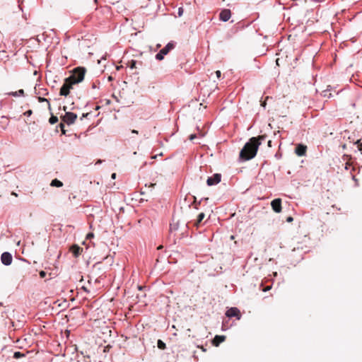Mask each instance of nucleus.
Here are the masks:
<instances>
[{"label":"nucleus","instance_id":"ea45409f","mask_svg":"<svg viewBox=\"0 0 362 362\" xmlns=\"http://www.w3.org/2000/svg\"><path fill=\"white\" fill-rule=\"evenodd\" d=\"M349 165H349V163H346V167H345V168L347 170V169L349 168Z\"/></svg>","mask_w":362,"mask_h":362},{"label":"nucleus","instance_id":"5701e85b","mask_svg":"<svg viewBox=\"0 0 362 362\" xmlns=\"http://www.w3.org/2000/svg\"><path fill=\"white\" fill-rule=\"evenodd\" d=\"M354 144H356L357 145V147H358V150L359 151H361V153H362V142H361V139H358L357 140Z\"/></svg>","mask_w":362,"mask_h":362},{"label":"nucleus","instance_id":"f3484780","mask_svg":"<svg viewBox=\"0 0 362 362\" xmlns=\"http://www.w3.org/2000/svg\"><path fill=\"white\" fill-rule=\"evenodd\" d=\"M50 185L52 187H60L63 186V183H62V182H61L60 180H59L57 179H54L52 180Z\"/></svg>","mask_w":362,"mask_h":362},{"label":"nucleus","instance_id":"9b49d317","mask_svg":"<svg viewBox=\"0 0 362 362\" xmlns=\"http://www.w3.org/2000/svg\"><path fill=\"white\" fill-rule=\"evenodd\" d=\"M272 209L276 213H280L281 211V199L280 198L274 199L271 202Z\"/></svg>","mask_w":362,"mask_h":362},{"label":"nucleus","instance_id":"dca6fc26","mask_svg":"<svg viewBox=\"0 0 362 362\" xmlns=\"http://www.w3.org/2000/svg\"><path fill=\"white\" fill-rule=\"evenodd\" d=\"M253 138L256 139V141L254 142L258 144V146L259 147V146L262 144V141H264L266 139L267 136L266 135H260V136H258L257 137H253Z\"/></svg>","mask_w":362,"mask_h":362},{"label":"nucleus","instance_id":"72a5a7b5","mask_svg":"<svg viewBox=\"0 0 362 362\" xmlns=\"http://www.w3.org/2000/svg\"><path fill=\"white\" fill-rule=\"evenodd\" d=\"M89 115H90V113H89V112L83 113V114L82 115V117H81V119H83V118H84V117H87Z\"/></svg>","mask_w":362,"mask_h":362},{"label":"nucleus","instance_id":"c03bdc74","mask_svg":"<svg viewBox=\"0 0 362 362\" xmlns=\"http://www.w3.org/2000/svg\"><path fill=\"white\" fill-rule=\"evenodd\" d=\"M324 96H325V97H326V96H327V93H326V92H325V93H324Z\"/></svg>","mask_w":362,"mask_h":362},{"label":"nucleus","instance_id":"79ce46f5","mask_svg":"<svg viewBox=\"0 0 362 362\" xmlns=\"http://www.w3.org/2000/svg\"><path fill=\"white\" fill-rule=\"evenodd\" d=\"M132 132H133V133L138 134V132H137V131H136V130H133V131H132Z\"/></svg>","mask_w":362,"mask_h":362},{"label":"nucleus","instance_id":"4c0bfd02","mask_svg":"<svg viewBox=\"0 0 362 362\" xmlns=\"http://www.w3.org/2000/svg\"><path fill=\"white\" fill-rule=\"evenodd\" d=\"M195 137H196L195 134H191V135L189 136V139H190V140H192V139H193L194 138H195Z\"/></svg>","mask_w":362,"mask_h":362},{"label":"nucleus","instance_id":"b1692460","mask_svg":"<svg viewBox=\"0 0 362 362\" xmlns=\"http://www.w3.org/2000/svg\"><path fill=\"white\" fill-rule=\"evenodd\" d=\"M136 61L132 59L129 62V66L130 67V69H134V68H136Z\"/></svg>","mask_w":362,"mask_h":362},{"label":"nucleus","instance_id":"bb28decb","mask_svg":"<svg viewBox=\"0 0 362 362\" xmlns=\"http://www.w3.org/2000/svg\"><path fill=\"white\" fill-rule=\"evenodd\" d=\"M18 91V94L19 97H24L25 96V92L23 89H20Z\"/></svg>","mask_w":362,"mask_h":362},{"label":"nucleus","instance_id":"423d86ee","mask_svg":"<svg viewBox=\"0 0 362 362\" xmlns=\"http://www.w3.org/2000/svg\"><path fill=\"white\" fill-rule=\"evenodd\" d=\"M226 315L229 317H236L237 320H240L241 318V313L240 310L236 307H232L227 310L226 312Z\"/></svg>","mask_w":362,"mask_h":362},{"label":"nucleus","instance_id":"2eb2a0df","mask_svg":"<svg viewBox=\"0 0 362 362\" xmlns=\"http://www.w3.org/2000/svg\"><path fill=\"white\" fill-rule=\"evenodd\" d=\"M205 217V214L204 213L202 212L200 213L198 216H197V220L194 223V225L197 226V227H199L200 223H202V220Z\"/></svg>","mask_w":362,"mask_h":362},{"label":"nucleus","instance_id":"4468645a","mask_svg":"<svg viewBox=\"0 0 362 362\" xmlns=\"http://www.w3.org/2000/svg\"><path fill=\"white\" fill-rule=\"evenodd\" d=\"M0 123L1 124V127L5 129L9 124L8 118L5 116L1 117Z\"/></svg>","mask_w":362,"mask_h":362},{"label":"nucleus","instance_id":"2f4dec72","mask_svg":"<svg viewBox=\"0 0 362 362\" xmlns=\"http://www.w3.org/2000/svg\"><path fill=\"white\" fill-rule=\"evenodd\" d=\"M215 73H216V76H217V78H221V71L218 70V71H216Z\"/></svg>","mask_w":362,"mask_h":362},{"label":"nucleus","instance_id":"49530a36","mask_svg":"<svg viewBox=\"0 0 362 362\" xmlns=\"http://www.w3.org/2000/svg\"><path fill=\"white\" fill-rule=\"evenodd\" d=\"M170 230H173L172 225H170Z\"/></svg>","mask_w":362,"mask_h":362},{"label":"nucleus","instance_id":"473e14b6","mask_svg":"<svg viewBox=\"0 0 362 362\" xmlns=\"http://www.w3.org/2000/svg\"><path fill=\"white\" fill-rule=\"evenodd\" d=\"M40 93L43 95H48L49 93L47 89H44V91H42V93Z\"/></svg>","mask_w":362,"mask_h":362},{"label":"nucleus","instance_id":"6e6552de","mask_svg":"<svg viewBox=\"0 0 362 362\" xmlns=\"http://www.w3.org/2000/svg\"><path fill=\"white\" fill-rule=\"evenodd\" d=\"M308 147L303 144H298L296 145L295 153L300 157L306 156Z\"/></svg>","mask_w":362,"mask_h":362},{"label":"nucleus","instance_id":"f8f14e48","mask_svg":"<svg viewBox=\"0 0 362 362\" xmlns=\"http://www.w3.org/2000/svg\"><path fill=\"white\" fill-rule=\"evenodd\" d=\"M82 251H83V248L79 247L78 245H73L70 247V252L73 254V255L75 257H78L81 255Z\"/></svg>","mask_w":362,"mask_h":362},{"label":"nucleus","instance_id":"a878e982","mask_svg":"<svg viewBox=\"0 0 362 362\" xmlns=\"http://www.w3.org/2000/svg\"><path fill=\"white\" fill-rule=\"evenodd\" d=\"M59 127L61 129V131H62V133L63 134H66V131H65V125H64V122H62L59 124Z\"/></svg>","mask_w":362,"mask_h":362},{"label":"nucleus","instance_id":"f704fd0d","mask_svg":"<svg viewBox=\"0 0 362 362\" xmlns=\"http://www.w3.org/2000/svg\"><path fill=\"white\" fill-rule=\"evenodd\" d=\"M293 220V217L291 216H288L287 218H286V221L288 222V223H291L292 222Z\"/></svg>","mask_w":362,"mask_h":362},{"label":"nucleus","instance_id":"58836bf2","mask_svg":"<svg viewBox=\"0 0 362 362\" xmlns=\"http://www.w3.org/2000/svg\"><path fill=\"white\" fill-rule=\"evenodd\" d=\"M111 177H112V179H115L116 173H112Z\"/></svg>","mask_w":362,"mask_h":362},{"label":"nucleus","instance_id":"c756f323","mask_svg":"<svg viewBox=\"0 0 362 362\" xmlns=\"http://www.w3.org/2000/svg\"><path fill=\"white\" fill-rule=\"evenodd\" d=\"M269 98V97H268V96H267V97H266L265 100H264V101H263V102H262L261 105H262L263 107H264V108H265V107H266V100H268Z\"/></svg>","mask_w":362,"mask_h":362},{"label":"nucleus","instance_id":"20e7f679","mask_svg":"<svg viewBox=\"0 0 362 362\" xmlns=\"http://www.w3.org/2000/svg\"><path fill=\"white\" fill-rule=\"evenodd\" d=\"M73 85L74 84L72 83L71 81H69V78H66L64 84L60 88L59 95L63 96H67L69 94L70 90L72 88Z\"/></svg>","mask_w":362,"mask_h":362},{"label":"nucleus","instance_id":"7c9ffc66","mask_svg":"<svg viewBox=\"0 0 362 362\" xmlns=\"http://www.w3.org/2000/svg\"><path fill=\"white\" fill-rule=\"evenodd\" d=\"M45 276H46V272H44V271H41V272H40V276L41 278H44V277H45Z\"/></svg>","mask_w":362,"mask_h":362},{"label":"nucleus","instance_id":"1a4fd4ad","mask_svg":"<svg viewBox=\"0 0 362 362\" xmlns=\"http://www.w3.org/2000/svg\"><path fill=\"white\" fill-rule=\"evenodd\" d=\"M12 255L8 252H4L1 254V261L3 264L8 266L12 263Z\"/></svg>","mask_w":362,"mask_h":362},{"label":"nucleus","instance_id":"a19ab883","mask_svg":"<svg viewBox=\"0 0 362 362\" xmlns=\"http://www.w3.org/2000/svg\"><path fill=\"white\" fill-rule=\"evenodd\" d=\"M99 109H100V106H98H98H96V107H95V110H99Z\"/></svg>","mask_w":362,"mask_h":362},{"label":"nucleus","instance_id":"a211bd4d","mask_svg":"<svg viewBox=\"0 0 362 362\" xmlns=\"http://www.w3.org/2000/svg\"><path fill=\"white\" fill-rule=\"evenodd\" d=\"M157 346L159 349L164 350L166 349V344L161 339H158L157 342Z\"/></svg>","mask_w":362,"mask_h":362},{"label":"nucleus","instance_id":"f257e3e1","mask_svg":"<svg viewBox=\"0 0 362 362\" xmlns=\"http://www.w3.org/2000/svg\"><path fill=\"white\" fill-rule=\"evenodd\" d=\"M255 141V139L250 138L244 145L239 154L240 161H247L256 156L259 146L258 144L254 142Z\"/></svg>","mask_w":362,"mask_h":362},{"label":"nucleus","instance_id":"37998d69","mask_svg":"<svg viewBox=\"0 0 362 362\" xmlns=\"http://www.w3.org/2000/svg\"><path fill=\"white\" fill-rule=\"evenodd\" d=\"M157 157V155L152 157V158H156Z\"/></svg>","mask_w":362,"mask_h":362},{"label":"nucleus","instance_id":"7ed1b4c3","mask_svg":"<svg viewBox=\"0 0 362 362\" xmlns=\"http://www.w3.org/2000/svg\"><path fill=\"white\" fill-rule=\"evenodd\" d=\"M175 42L173 41L169 42L163 48H162L155 56V58L158 61H161L164 59L165 56L167 55L170 50L175 47Z\"/></svg>","mask_w":362,"mask_h":362},{"label":"nucleus","instance_id":"e433bc0d","mask_svg":"<svg viewBox=\"0 0 362 362\" xmlns=\"http://www.w3.org/2000/svg\"><path fill=\"white\" fill-rule=\"evenodd\" d=\"M272 141L271 140H269L268 142H267V146L269 147H272Z\"/></svg>","mask_w":362,"mask_h":362},{"label":"nucleus","instance_id":"6ab92c4d","mask_svg":"<svg viewBox=\"0 0 362 362\" xmlns=\"http://www.w3.org/2000/svg\"><path fill=\"white\" fill-rule=\"evenodd\" d=\"M192 198L194 200H193L192 204L194 206V209H198L199 206L200 205L201 202L203 200V199H202L200 201L197 202L195 197H192Z\"/></svg>","mask_w":362,"mask_h":362},{"label":"nucleus","instance_id":"f03ea898","mask_svg":"<svg viewBox=\"0 0 362 362\" xmlns=\"http://www.w3.org/2000/svg\"><path fill=\"white\" fill-rule=\"evenodd\" d=\"M86 71V70L84 67L78 66L75 68L71 76L68 77L69 81H71L74 84L81 82L84 78Z\"/></svg>","mask_w":362,"mask_h":362},{"label":"nucleus","instance_id":"cd10ccee","mask_svg":"<svg viewBox=\"0 0 362 362\" xmlns=\"http://www.w3.org/2000/svg\"><path fill=\"white\" fill-rule=\"evenodd\" d=\"M33 114V111L31 110H28L24 112V115L26 117H30Z\"/></svg>","mask_w":362,"mask_h":362},{"label":"nucleus","instance_id":"ddd939ff","mask_svg":"<svg viewBox=\"0 0 362 362\" xmlns=\"http://www.w3.org/2000/svg\"><path fill=\"white\" fill-rule=\"evenodd\" d=\"M226 336L224 335H216L212 340V344L215 346H218L221 343L224 341Z\"/></svg>","mask_w":362,"mask_h":362},{"label":"nucleus","instance_id":"393cba45","mask_svg":"<svg viewBox=\"0 0 362 362\" xmlns=\"http://www.w3.org/2000/svg\"><path fill=\"white\" fill-rule=\"evenodd\" d=\"M6 95L13 96V97H19L18 94V91H11L6 93Z\"/></svg>","mask_w":362,"mask_h":362},{"label":"nucleus","instance_id":"412c9836","mask_svg":"<svg viewBox=\"0 0 362 362\" xmlns=\"http://www.w3.org/2000/svg\"><path fill=\"white\" fill-rule=\"evenodd\" d=\"M37 100L40 103H42V102H47L48 103V108L49 110H51V105H50V103H49V101L45 98H42V97H38L37 98Z\"/></svg>","mask_w":362,"mask_h":362},{"label":"nucleus","instance_id":"9d476101","mask_svg":"<svg viewBox=\"0 0 362 362\" xmlns=\"http://www.w3.org/2000/svg\"><path fill=\"white\" fill-rule=\"evenodd\" d=\"M231 17V11L230 9H223L219 13V20L223 22L228 21Z\"/></svg>","mask_w":362,"mask_h":362},{"label":"nucleus","instance_id":"de8ad7c7","mask_svg":"<svg viewBox=\"0 0 362 362\" xmlns=\"http://www.w3.org/2000/svg\"><path fill=\"white\" fill-rule=\"evenodd\" d=\"M108 79H109L110 81V80H112V77H111V76H110V77L108 78Z\"/></svg>","mask_w":362,"mask_h":362},{"label":"nucleus","instance_id":"a18cd8bd","mask_svg":"<svg viewBox=\"0 0 362 362\" xmlns=\"http://www.w3.org/2000/svg\"><path fill=\"white\" fill-rule=\"evenodd\" d=\"M203 200H206L207 201L208 200V198H204Z\"/></svg>","mask_w":362,"mask_h":362},{"label":"nucleus","instance_id":"39448f33","mask_svg":"<svg viewBox=\"0 0 362 362\" xmlns=\"http://www.w3.org/2000/svg\"><path fill=\"white\" fill-rule=\"evenodd\" d=\"M61 118L64 123H66L68 125H71L76 122L77 119V115L72 112H66L65 115Z\"/></svg>","mask_w":362,"mask_h":362},{"label":"nucleus","instance_id":"c85d7f7f","mask_svg":"<svg viewBox=\"0 0 362 362\" xmlns=\"http://www.w3.org/2000/svg\"><path fill=\"white\" fill-rule=\"evenodd\" d=\"M94 237V234L93 233H89L86 235V239H90Z\"/></svg>","mask_w":362,"mask_h":362},{"label":"nucleus","instance_id":"4be33fe9","mask_svg":"<svg viewBox=\"0 0 362 362\" xmlns=\"http://www.w3.org/2000/svg\"><path fill=\"white\" fill-rule=\"evenodd\" d=\"M23 356H25V354H23V353H21L20 351H16L13 354V358H21V357H23Z\"/></svg>","mask_w":362,"mask_h":362},{"label":"nucleus","instance_id":"09e8293b","mask_svg":"<svg viewBox=\"0 0 362 362\" xmlns=\"http://www.w3.org/2000/svg\"><path fill=\"white\" fill-rule=\"evenodd\" d=\"M66 106H64V110H66Z\"/></svg>","mask_w":362,"mask_h":362},{"label":"nucleus","instance_id":"aec40b11","mask_svg":"<svg viewBox=\"0 0 362 362\" xmlns=\"http://www.w3.org/2000/svg\"><path fill=\"white\" fill-rule=\"evenodd\" d=\"M57 122H58V117L57 116L52 115L49 119V122L51 124H54L57 123Z\"/></svg>","mask_w":362,"mask_h":362},{"label":"nucleus","instance_id":"c9c22d12","mask_svg":"<svg viewBox=\"0 0 362 362\" xmlns=\"http://www.w3.org/2000/svg\"><path fill=\"white\" fill-rule=\"evenodd\" d=\"M197 347L202 349V351L204 352L206 351V349L204 348V346H197Z\"/></svg>","mask_w":362,"mask_h":362},{"label":"nucleus","instance_id":"0eeeda50","mask_svg":"<svg viewBox=\"0 0 362 362\" xmlns=\"http://www.w3.org/2000/svg\"><path fill=\"white\" fill-rule=\"evenodd\" d=\"M221 174L215 173L212 176L209 177L206 180V184L209 186H212L218 184L221 180Z\"/></svg>","mask_w":362,"mask_h":362},{"label":"nucleus","instance_id":"8fccbe9b","mask_svg":"<svg viewBox=\"0 0 362 362\" xmlns=\"http://www.w3.org/2000/svg\"><path fill=\"white\" fill-rule=\"evenodd\" d=\"M1 305H2V303H0V306H1Z\"/></svg>","mask_w":362,"mask_h":362}]
</instances>
